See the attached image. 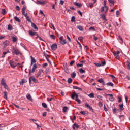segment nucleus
I'll return each mask as SVG.
<instances>
[{"label":"nucleus","mask_w":130,"mask_h":130,"mask_svg":"<svg viewBox=\"0 0 130 130\" xmlns=\"http://www.w3.org/2000/svg\"><path fill=\"white\" fill-rule=\"evenodd\" d=\"M3 44L5 47H7V46H8L9 44H10V41L6 40L3 43Z\"/></svg>","instance_id":"obj_13"},{"label":"nucleus","mask_w":130,"mask_h":130,"mask_svg":"<svg viewBox=\"0 0 130 130\" xmlns=\"http://www.w3.org/2000/svg\"><path fill=\"white\" fill-rule=\"evenodd\" d=\"M101 17L103 20H106V18L105 17V15L104 14H101Z\"/></svg>","instance_id":"obj_42"},{"label":"nucleus","mask_w":130,"mask_h":130,"mask_svg":"<svg viewBox=\"0 0 130 130\" xmlns=\"http://www.w3.org/2000/svg\"><path fill=\"white\" fill-rule=\"evenodd\" d=\"M75 63V60H72L71 61L70 65V66H73V64H74Z\"/></svg>","instance_id":"obj_55"},{"label":"nucleus","mask_w":130,"mask_h":130,"mask_svg":"<svg viewBox=\"0 0 130 130\" xmlns=\"http://www.w3.org/2000/svg\"><path fill=\"white\" fill-rule=\"evenodd\" d=\"M50 37L51 38V39H55V36L54 35H50Z\"/></svg>","instance_id":"obj_47"},{"label":"nucleus","mask_w":130,"mask_h":130,"mask_svg":"<svg viewBox=\"0 0 130 130\" xmlns=\"http://www.w3.org/2000/svg\"><path fill=\"white\" fill-rule=\"evenodd\" d=\"M67 39H68L69 42H72V40L71 39L70 37H69V35H67Z\"/></svg>","instance_id":"obj_52"},{"label":"nucleus","mask_w":130,"mask_h":130,"mask_svg":"<svg viewBox=\"0 0 130 130\" xmlns=\"http://www.w3.org/2000/svg\"><path fill=\"white\" fill-rule=\"evenodd\" d=\"M109 3H110V6L111 7H113L114 6V1L113 0H108Z\"/></svg>","instance_id":"obj_15"},{"label":"nucleus","mask_w":130,"mask_h":130,"mask_svg":"<svg viewBox=\"0 0 130 130\" xmlns=\"http://www.w3.org/2000/svg\"><path fill=\"white\" fill-rule=\"evenodd\" d=\"M88 96L90 97V98H94V93H91L89 94H88Z\"/></svg>","instance_id":"obj_39"},{"label":"nucleus","mask_w":130,"mask_h":130,"mask_svg":"<svg viewBox=\"0 0 130 130\" xmlns=\"http://www.w3.org/2000/svg\"><path fill=\"white\" fill-rule=\"evenodd\" d=\"M68 110H69V108L68 107L65 106L63 108V112H67Z\"/></svg>","instance_id":"obj_25"},{"label":"nucleus","mask_w":130,"mask_h":130,"mask_svg":"<svg viewBox=\"0 0 130 130\" xmlns=\"http://www.w3.org/2000/svg\"><path fill=\"white\" fill-rule=\"evenodd\" d=\"M107 96H110V98H109L110 101H114V98L113 97V95L111 94H107Z\"/></svg>","instance_id":"obj_9"},{"label":"nucleus","mask_w":130,"mask_h":130,"mask_svg":"<svg viewBox=\"0 0 130 130\" xmlns=\"http://www.w3.org/2000/svg\"><path fill=\"white\" fill-rule=\"evenodd\" d=\"M104 80H103V79H102V78H101V79H99L98 80V82H99V83H102L103 82H104Z\"/></svg>","instance_id":"obj_48"},{"label":"nucleus","mask_w":130,"mask_h":130,"mask_svg":"<svg viewBox=\"0 0 130 130\" xmlns=\"http://www.w3.org/2000/svg\"><path fill=\"white\" fill-rule=\"evenodd\" d=\"M60 43L62 45H64V44H66V43H67V41H66V40H62V41H60Z\"/></svg>","instance_id":"obj_27"},{"label":"nucleus","mask_w":130,"mask_h":130,"mask_svg":"<svg viewBox=\"0 0 130 130\" xmlns=\"http://www.w3.org/2000/svg\"><path fill=\"white\" fill-rule=\"evenodd\" d=\"M76 128H79V127H80V126L78 125H77V123H74L73 125V129H76Z\"/></svg>","instance_id":"obj_17"},{"label":"nucleus","mask_w":130,"mask_h":130,"mask_svg":"<svg viewBox=\"0 0 130 130\" xmlns=\"http://www.w3.org/2000/svg\"><path fill=\"white\" fill-rule=\"evenodd\" d=\"M14 20L16 22H18L19 23H20L21 22V20H20V19L19 18H18V17H17V16L14 17Z\"/></svg>","instance_id":"obj_22"},{"label":"nucleus","mask_w":130,"mask_h":130,"mask_svg":"<svg viewBox=\"0 0 130 130\" xmlns=\"http://www.w3.org/2000/svg\"><path fill=\"white\" fill-rule=\"evenodd\" d=\"M78 13L80 15L81 17H83V13H82V12H81V11H78Z\"/></svg>","instance_id":"obj_54"},{"label":"nucleus","mask_w":130,"mask_h":130,"mask_svg":"<svg viewBox=\"0 0 130 130\" xmlns=\"http://www.w3.org/2000/svg\"><path fill=\"white\" fill-rule=\"evenodd\" d=\"M16 10H17V11H20V7H19V6H17L16 7Z\"/></svg>","instance_id":"obj_63"},{"label":"nucleus","mask_w":130,"mask_h":130,"mask_svg":"<svg viewBox=\"0 0 130 130\" xmlns=\"http://www.w3.org/2000/svg\"><path fill=\"white\" fill-rule=\"evenodd\" d=\"M26 19L27 20V21H28V22H30V23H32V22L31 21V18H30V17L29 16H26Z\"/></svg>","instance_id":"obj_35"},{"label":"nucleus","mask_w":130,"mask_h":130,"mask_svg":"<svg viewBox=\"0 0 130 130\" xmlns=\"http://www.w3.org/2000/svg\"><path fill=\"white\" fill-rule=\"evenodd\" d=\"M127 69H128V70H130V61H127Z\"/></svg>","instance_id":"obj_40"},{"label":"nucleus","mask_w":130,"mask_h":130,"mask_svg":"<svg viewBox=\"0 0 130 130\" xmlns=\"http://www.w3.org/2000/svg\"><path fill=\"white\" fill-rule=\"evenodd\" d=\"M51 48L52 50H56V49L57 48V45L56 44H53L51 46Z\"/></svg>","instance_id":"obj_8"},{"label":"nucleus","mask_w":130,"mask_h":130,"mask_svg":"<svg viewBox=\"0 0 130 130\" xmlns=\"http://www.w3.org/2000/svg\"><path fill=\"white\" fill-rule=\"evenodd\" d=\"M106 85L107 86H111V87H113L114 84L112 83V82H108Z\"/></svg>","instance_id":"obj_32"},{"label":"nucleus","mask_w":130,"mask_h":130,"mask_svg":"<svg viewBox=\"0 0 130 130\" xmlns=\"http://www.w3.org/2000/svg\"><path fill=\"white\" fill-rule=\"evenodd\" d=\"M26 9L27 8L25 7V6H23V7L22 9V15L25 17V18L28 16V13H25V12L26 11Z\"/></svg>","instance_id":"obj_4"},{"label":"nucleus","mask_w":130,"mask_h":130,"mask_svg":"<svg viewBox=\"0 0 130 130\" xmlns=\"http://www.w3.org/2000/svg\"><path fill=\"white\" fill-rule=\"evenodd\" d=\"M17 40H18V38H16L15 37H12V41L13 42H16Z\"/></svg>","instance_id":"obj_31"},{"label":"nucleus","mask_w":130,"mask_h":130,"mask_svg":"<svg viewBox=\"0 0 130 130\" xmlns=\"http://www.w3.org/2000/svg\"><path fill=\"white\" fill-rule=\"evenodd\" d=\"M1 14L2 15H6L7 14V11L6 10V9H2V11H1Z\"/></svg>","instance_id":"obj_20"},{"label":"nucleus","mask_w":130,"mask_h":130,"mask_svg":"<svg viewBox=\"0 0 130 130\" xmlns=\"http://www.w3.org/2000/svg\"><path fill=\"white\" fill-rule=\"evenodd\" d=\"M29 34L30 35V36H35V35H37V32H35L32 30H29Z\"/></svg>","instance_id":"obj_10"},{"label":"nucleus","mask_w":130,"mask_h":130,"mask_svg":"<svg viewBox=\"0 0 130 130\" xmlns=\"http://www.w3.org/2000/svg\"><path fill=\"white\" fill-rule=\"evenodd\" d=\"M77 29H79L80 31H83V27L81 25L77 26Z\"/></svg>","instance_id":"obj_30"},{"label":"nucleus","mask_w":130,"mask_h":130,"mask_svg":"<svg viewBox=\"0 0 130 130\" xmlns=\"http://www.w3.org/2000/svg\"><path fill=\"white\" fill-rule=\"evenodd\" d=\"M4 88L6 89V90H8V91L10 90V88H9V86L7 85V84H5V85H3Z\"/></svg>","instance_id":"obj_43"},{"label":"nucleus","mask_w":130,"mask_h":130,"mask_svg":"<svg viewBox=\"0 0 130 130\" xmlns=\"http://www.w3.org/2000/svg\"><path fill=\"white\" fill-rule=\"evenodd\" d=\"M75 6H76V7H78V8H81L82 7V4L78 3V2H74Z\"/></svg>","instance_id":"obj_19"},{"label":"nucleus","mask_w":130,"mask_h":130,"mask_svg":"<svg viewBox=\"0 0 130 130\" xmlns=\"http://www.w3.org/2000/svg\"><path fill=\"white\" fill-rule=\"evenodd\" d=\"M13 26L11 24H9L8 25V30L9 31H12V30H13Z\"/></svg>","instance_id":"obj_18"},{"label":"nucleus","mask_w":130,"mask_h":130,"mask_svg":"<svg viewBox=\"0 0 130 130\" xmlns=\"http://www.w3.org/2000/svg\"><path fill=\"white\" fill-rule=\"evenodd\" d=\"M9 63L12 68H16V67H17V63L15 61H13L12 60H10Z\"/></svg>","instance_id":"obj_6"},{"label":"nucleus","mask_w":130,"mask_h":130,"mask_svg":"<svg viewBox=\"0 0 130 130\" xmlns=\"http://www.w3.org/2000/svg\"><path fill=\"white\" fill-rule=\"evenodd\" d=\"M20 85H23V84H25V81H24V80H22V81L20 82Z\"/></svg>","instance_id":"obj_57"},{"label":"nucleus","mask_w":130,"mask_h":130,"mask_svg":"<svg viewBox=\"0 0 130 130\" xmlns=\"http://www.w3.org/2000/svg\"><path fill=\"white\" fill-rule=\"evenodd\" d=\"M7 83H6V80H5V79L2 78V80H1V85L2 86H5V85H6Z\"/></svg>","instance_id":"obj_16"},{"label":"nucleus","mask_w":130,"mask_h":130,"mask_svg":"<svg viewBox=\"0 0 130 130\" xmlns=\"http://www.w3.org/2000/svg\"><path fill=\"white\" fill-rule=\"evenodd\" d=\"M76 76H77V74L75 72H73V73L71 74V77L73 79H74V78L76 77Z\"/></svg>","instance_id":"obj_29"},{"label":"nucleus","mask_w":130,"mask_h":130,"mask_svg":"<svg viewBox=\"0 0 130 130\" xmlns=\"http://www.w3.org/2000/svg\"><path fill=\"white\" fill-rule=\"evenodd\" d=\"M76 21V18L75 16H72L71 18V22H75Z\"/></svg>","instance_id":"obj_46"},{"label":"nucleus","mask_w":130,"mask_h":130,"mask_svg":"<svg viewBox=\"0 0 130 130\" xmlns=\"http://www.w3.org/2000/svg\"><path fill=\"white\" fill-rule=\"evenodd\" d=\"M13 53H15V54H16V55H18L21 53V52H20L19 50L16 49V48H13Z\"/></svg>","instance_id":"obj_7"},{"label":"nucleus","mask_w":130,"mask_h":130,"mask_svg":"<svg viewBox=\"0 0 130 130\" xmlns=\"http://www.w3.org/2000/svg\"><path fill=\"white\" fill-rule=\"evenodd\" d=\"M79 72L81 74H85V73H86V71H85V70H83L82 68H80L79 69Z\"/></svg>","instance_id":"obj_24"},{"label":"nucleus","mask_w":130,"mask_h":130,"mask_svg":"<svg viewBox=\"0 0 130 130\" xmlns=\"http://www.w3.org/2000/svg\"><path fill=\"white\" fill-rule=\"evenodd\" d=\"M98 105L100 107H102V106H103V104L101 102H99Z\"/></svg>","instance_id":"obj_53"},{"label":"nucleus","mask_w":130,"mask_h":130,"mask_svg":"<svg viewBox=\"0 0 130 130\" xmlns=\"http://www.w3.org/2000/svg\"><path fill=\"white\" fill-rule=\"evenodd\" d=\"M110 77H111L112 79H113V81H114V80H116V78L113 75H110Z\"/></svg>","instance_id":"obj_49"},{"label":"nucleus","mask_w":130,"mask_h":130,"mask_svg":"<svg viewBox=\"0 0 130 130\" xmlns=\"http://www.w3.org/2000/svg\"><path fill=\"white\" fill-rule=\"evenodd\" d=\"M44 55L45 56L46 58H47L48 57H50L49 55L47 54L45 52H44Z\"/></svg>","instance_id":"obj_45"},{"label":"nucleus","mask_w":130,"mask_h":130,"mask_svg":"<svg viewBox=\"0 0 130 130\" xmlns=\"http://www.w3.org/2000/svg\"><path fill=\"white\" fill-rule=\"evenodd\" d=\"M37 3L38 4H39V5H45V2L43 1V2H41L40 1H37Z\"/></svg>","instance_id":"obj_28"},{"label":"nucleus","mask_w":130,"mask_h":130,"mask_svg":"<svg viewBox=\"0 0 130 130\" xmlns=\"http://www.w3.org/2000/svg\"><path fill=\"white\" fill-rule=\"evenodd\" d=\"M113 112L114 114H115V113L117 112V109L116 108H114V109H113Z\"/></svg>","instance_id":"obj_41"},{"label":"nucleus","mask_w":130,"mask_h":130,"mask_svg":"<svg viewBox=\"0 0 130 130\" xmlns=\"http://www.w3.org/2000/svg\"><path fill=\"white\" fill-rule=\"evenodd\" d=\"M42 105L43 107H44V108H47V105L46 104V103H43L42 104Z\"/></svg>","instance_id":"obj_34"},{"label":"nucleus","mask_w":130,"mask_h":130,"mask_svg":"<svg viewBox=\"0 0 130 130\" xmlns=\"http://www.w3.org/2000/svg\"><path fill=\"white\" fill-rule=\"evenodd\" d=\"M30 57L31 58V66H32L34 63H36V60H35V58H34L32 56H31Z\"/></svg>","instance_id":"obj_12"},{"label":"nucleus","mask_w":130,"mask_h":130,"mask_svg":"<svg viewBox=\"0 0 130 130\" xmlns=\"http://www.w3.org/2000/svg\"><path fill=\"white\" fill-rule=\"evenodd\" d=\"M32 81L34 82V83H37V80L36 78H35V77H33L32 76L29 78V84H31V83H32Z\"/></svg>","instance_id":"obj_5"},{"label":"nucleus","mask_w":130,"mask_h":130,"mask_svg":"<svg viewBox=\"0 0 130 130\" xmlns=\"http://www.w3.org/2000/svg\"><path fill=\"white\" fill-rule=\"evenodd\" d=\"M77 67H80V68H81V67H83V64H78L77 65Z\"/></svg>","instance_id":"obj_64"},{"label":"nucleus","mask_w":130,"mask_h":130,"mask_svg":"<svg viewBox=\"0 0 130 130\" xmlns=\"http://www.w3.org/2000/svg\"><path fill=\"white\" fill-rule=\"evenodd\" d=\"M4 98L5 99H8V92H7V91H5L4 92Z\"/></svg>","instance_id":"obj_23"},{"label":"nucleus","mask_w":130,"mask_h":130,"mask_svg":"<svg viewBox=\"0 0 130 130\" xmlns=\"http://www.w3.org/2000/svg\"><path fill=\"white\" fill-rule=\"evenodd\" d=\"M26 98L27 99H28V100H29L30 101H31V102L33 101V99H32V96L30 94H26Z\"/></svg>","instance_id":"obj_11"},{"label":"nucleus","mask_w":130,"mask_h":130,"mask_svg":"<svg viewBox=\"0 0 130 130\" xmlns=\"http://www.w3.org/2000/svg\"><path fill=\"white\" fill-rule=\"evenodd\" d=\"M107 27L109 28V29H110V28H111V24H107Z\"/></svg>","instance_id":"obj_62"},{"label":"nucleus","mask_w":130,"mask_h":130,"mask_svg":"<svg viewBox=\"0 0 130 130\" xmlns=\"http://www.w3.org/2000/svg\"><path fill=\"white\" fill-rule=\"evenodd\" d=\"M31 27L32 28H33L34 29H35V30H38V28H37V26H36V24H35L34 23L31 22Z\"/></svg>","instance_id":"obj_14"},{"label":"nucleus","mask_w":130,"mask_h":130,"mask_svg":"<svg viewBox=\"0 0 130 130\" xmlns=\"http://www.w3.org/2000/svg\"><path fill=\"white\" fill-rule=\"evenodd\" d=\"M40 76H41V72L40 71L37 74V78H39Z\"/></svg>","instance_id":"obj_51"},{"label":"nucleus","mask_w":130,"mask_h":130,"mask_svg":"<svg viewBox=\"0 0 130 130\" xmlns=\"http://www.w3.org/2000/svg\"><path fill=\"white\" fill-rule=\"evenodd\" d=\"M73 88L74 89H75V90H79V91H82V88H81L79 87L73 86Z\"/></svg>","instance_id":"obj_21"},{"label":"nucleus","mask_w":130,"mask_h":130,"mask_svg":"<svg viewBox=\"0 0 130 130\" xmlns=\"http://www.w3.org/2000/svg\"><path fill=\"white\" fill-rule=\"evenodd\" d=\"M48 101H52L53 100V97H51L50 99L47 98Z\"/></svg>","instance_id":"obj_58"},{"label":"nucleus","mask_w":130,"mask_h":130,"mask_svg":"<svg viewBox=\"0 0 130 130\" xmlns=\"http://www.w3.org/2000/svg\"><path fill=\"white\" fill-rule=\"evenodd\" d=\"M48 66V64L47 63H45L43 64V68H45V67H47Z\"/></svg>","instance_id":"obj_59"},{"label":"nucleus","mask_w":130,"mask_h":130,"mask_svg":"<svg viewBox=\"0 0 130 130\" xmlns=\"http://www.w3.org/2000/svg\"><path fill=\"white\" fill-rule=\"evenodd\" d=\"M75 97L76 98V101H77L79 104H81V100L79 99V95L76 92H73L71 95V98L75 99Z\"/></svg>","instance_id":"obj_1"},{"label":"nucleus","mask_w":130,"mask_h":130,"mask_svg":"<svg viewBox=\"0 0 130 130\" xmlns=\"http://www.w3.org/2000/svg\"><path fill=\"white\" fill-rule=\"evenodd\" d=\"M85 105L86 107H88V108H89V109H91L92 110H93V108H92V107L91 106H90V105H89V104L85 103Z\"/></svg>","instance_id":"obj_33"},{"label":"nucleus","mask_w":130,"mask_h":130,"mask_svg":"<svg viewBox=\"0 0 130 130\" xmlns=\"http://www.w3.org/2000/svg\"><path fill=\"white\" fill-rule=\"evenodd\" d=\"M95 66L96 67H101V63H94Z\"/></svg>","instance_id":"obj_50"},{"label":"nucleus","mask_w":130,"mask_h":130,"mask_svg":"<svg viewBox=\"0 0 130 130\" xmlns=\"http://www.w3.org/2000/svg\"><path fill=\"white\" fill-rule=\"evenodd\" d=\"M47 114V112H45L43 113V116H44V117H45V116H46V115Z\"/></svg>","instance_id":"obj_60"},{"label":"nucleus","mask_w":130,"mask_h":130,"mask_svg":"<svg viewBox=\"0 0 130 130\" xmlns=\"http://www.w3.org/2000/svg\"><path fill=\"white\" fill-rule=\"evenodd\" d=\"M80 114H82V115H87V113H86V111H80Z\"/></svg>","instance_id":"obj_37"},{"label":"nucleus","mask_w":130,"mask_h":130,"mask_svg":"<svg viewBox=\"0 0 130 130\" xmlns=\"http://www.w3.org/2000/svg\"><path fill=\"white\" fill-rule=\"evenodd\" d=\"M105 64H106V62H105V61H102L101 63V67H103L104 66H105Z\"/></svg>","instance_id":"obj_44"},{"label":"nucleus","mask_w":130,"mask_h":130,"mask_svg":"<svg viewBox=\"0 0 130 130\" xmlns=\"http://www.w3.org/2000/svg\"><path fill=\"white\" fill-rule=\"evenodd\" d=\"M88 7H89V8H93V7H94V3H89Z\"/></svg>","instance_id":"obj_38"},{"label":"nucleus","mask_w":130,"mask_h":130,"mask_svg":"<svg viewBox=\"0 0 130 130\" xmlns=\"http://www.w3.org/2000/svg\"><path fill=\"white\" fill-rule=\"evenodd\" d=\"M119 53H120V52H119V51H117L113 52V54L114 56L116 57V58H117V59H119Z\"/></svg>","instance_id":"obj_3"},{"label":"nucleus","mask_w":130,"mask_h":130,"mask_svg":"<svg viewBox=\"0 0 130 130\" xmlns=\"http://www.w3.org/2000/svg\"><path fill=\"white\" fill-rule=\"evenodd\" d=\"M101 12L102 13H103V12H104V7H102L101 8Z\"/></svg>","instance_id":"obj_61"},{"label":"nucleus","mask_w":130,"mask_h":130,"mask_svg":"<svg viewBox=\"0 0 130 130\" xmlns=\"http://www.w3.org/2000/svg\"><path fill=\"white\" fill-rule=\"evenodd\" d=\"M119 106L120 107V110H124V108L123 107V104H119Z\"/></svg>","instance_id":"obj_26"},{"label":"nucleus","mask_w":130,"mask_h":130,"mask_svg":"<svg viewBox=\"0 0 130 130\" xmlns=\"http://www.w3.org/2000/svg\"><path fill=\"white\" fill-rule=\"evenodd\" d=\"M51 26L53 27V30H55V27H54V25L53 23H50Z\"/></svg>","instance_id":"obj_56"},{"label":"nucleus","mask_w":130,"mask_h":130,"mask_svg":"<svg viewBox=\"0 0 130 130\" xmlns=\"http://www.w3.org/2000/svg\"><path fill=\"white\" fill-rule=\"evenodd\" d=\"M73 82V79L72 78H69L68 80V84H72V82Z\"/></svg>","instance_id":"obj_36"},{"label":"nucleus","mask_w":130,"mask_h":130,"mask_svg":"<svg viewBox=\"0 0 130 130\" xmlns=\"http://www.w3.org/2000/svg\"><path fill=\"white\" fill-rule=\"evenodd\" d=\"M38 68V66L37 64H35L33 66L32 69V71L31 70H29V75H31V73H34V72H35V70H36Z\"/></svg>","instance_id":"obj_2"}]
</instances>
